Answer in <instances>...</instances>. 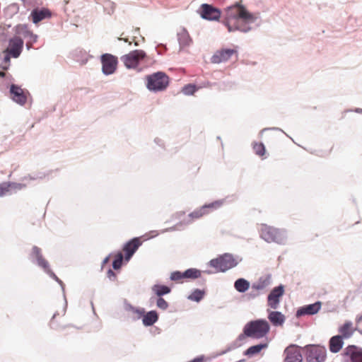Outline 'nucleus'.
I'll list each match as a JSON object with an SVG mask.
<instances>
[{
  "instance_id": "obj_1",
  "label": "nucleus",
  "mask_w": 362,
  "mask_h": 362,
  "mask_svg": "<svg viewBox=\"0 0 362 362\" xmlns=\"http://www.w3.org/2000/svg\"><path fill=\"white\" fill-rule=\"evenodd\" d=\"M255 20V17L250 13L244 6L238 4L226 9L225 24L229 32L235 30L248 32L251 29L248 24L253 23Z\"/></svg>"
},
{
  "instance_id": "obj_2",
  "label": "nucleus",
  "mask_w": 362,
  "mask_h": 362,
  "mask_svg": "<svg viewBox=\"0 0 362 362\" xmlns=\"http://www.w3.org/2000/svg\"><path fill=\"white\" fill-rule=\"evenodd\" d=\"M269 325L265 320H257L248 322L244 327V334L249 337L259 339L269 331Z\"/></svg>"
},
{
  "instance_id": "obj_3",
  "label": "nucleus",
  "mask_w": 362,
  "mask_h": 362,
  "mask_svg": "<svg viewBox=\"0 0 362 362\" xmlns=\"http://www.w3.org/2000/svg\"><path fill=\"white\" fill-rule=\"evenodd\" d=\"M146 87L151 91H162L169 84V77L163 72L158 71L146 76Z\"/></svg>"
},
{
  "instance_id": "obj_4",
  "label": "nucleus",
  "mask_w": 362,
  "mask_h": 362,
  "mask_svg": "<svg viewBox=\"0 0 362 362\" xmlns=\"http://www.w3.org/2000/svg\"><path fill=\"white\" fill-rule=\"evenodd\" d=\"M260 236L268 243H276L278 244H283L286 240L283 231L265 224L261 226Z\"/></svg>"
},
{
  "instance_id": "obj_5",
  "label": "nucleus",
  "mask_w": 362,
  "mask_h": 362,
  "mask_svg": "<svg viewBox=\"0 0 362 362\" xmlns=\"http://www.w3.org/2000/svg\"><path fill=\"white\" fill-rule=\"evenodd\" d=\"M211 267L215 269L216 272H224L237 264V262L231 255L224 254L209 262Z\"/></svg>"
},
{
  "instance_id": "obj_6",
  "label": "nucleus",
  "mask_w": 362,
  "mask_h": 362,
  "mask_svg": "<svg viewBox=\"0 0 362 362\" xmlns=\"http://www.w3.org/2000/svg\"><path fill=\"white\" fill-rule=\"evenodd\" d=\"M146 57V54L144 50L136 49L129 53L123 55L121 61L127 69H136L141 61Z\"/></svg>"
},
{
  "instance_id": "obj_7",
  "label": "nucleus",
  "mask_w": 362,
  "mask_h": 362,
  "mask_svg": "<svg viewBox=\"0 0 362 362\" xmlns=\"http://www.w3.org/2000/svg\"><path fill=\"white\" fill-rule=\"evenodd\" d=\"M326 358V349L324 346L310 345L307 347V362H324Z\"/></svg>"
},
{
  "instance_id": "obj_8",
  "label": "nucleus",
  "mask_w": 362,
  "mask_h": 362,
  "mask_svg": "<svg viewBox=\"0 0 362 362\" xmlns=\"http://www.w3.org/2000/svg\"><path fill=\"white\" fill-rule=\"evenodd\" d=\"M102 70L105 75L113 74L117 66V57L111 54H104L101 57Z\"/></svg>"
},
{
  "instance_id": "obj_9",
  "label": "nucleus",
  "mask_w": 362,
  "mask_h": 362,
  "mask_svg": "<svg viewBox=\"0 0 362 362\" xmlns=\"http://www.w3.org/2000/svg\"><path fill=\"white\" fill-rule=\"evenodd\" d=\"M31 255L35 258L37 264L41 267L47 274H49L56 281L61 282L58 277L50 270L48 262L43 257L41 249L37 246L32 248Z\"/></svg>"
},
{
  "instance_id": "obj_10",
  "label": "nucleus",
  "mask_w": 362,
  "mask_h": 362,
  "mask_svg": "<svg viewBox=\"0 0 362 362\" xmlns=\"http://www.w3.org/2000/svg\"><path fill=\"white\" fill-rule=\"evenodd\" d=\"M23 47V40L18 36L11 38L8 41L7 48L4 53H9L13 58H18L22 52Z\"/></svg>"
},
{
  "instance_id": "obj_11",
  "label": "nucleus",
  "mask_w": 362,
  "mask_h": 362,
  "mask_svg": "<svg viewBox=\"0 0 362 362\" xmlns=\"http://www.w3.org/2000/svg\"><path fill=\"white\" fill-rule=\"evenodd\" d=\"M343 356L346 362H362V349L349 345L345 349Z\"/></svg>"
},
{
  "instance_id": "obj_12",
  "label": "nucleus",
  "mask_w": 362,
  "mask_h": 362,
  "mask_svg": "<svg viewBox=\"0 0 362 362\" xmlns=\"http://www.w3.org/2000/svg\"><path fill=\"white\" fill-rule=\"evenodd\" d=\"M201 16L209 21H216L221 17V11L211 5L204 4L201 6Z\"/></svg>"
},
{
  "instance_id": "obj_13",
  "label": "nucleus",
  "mask_w": 362,
  "mask_h": 362,
  "mask_svg": "<svg viewBox=\"0 0 362 362\" xmlns=\"http://www.w3.org/2000/svg\"><path fill=\"white\" fill-rule=\"evenodd\" d=\"M284 293V288L282 285L274 288L268 296V305L273 309L277 308L280 298Z\"/></svg>"
},
{
  "instance_id": "obj_14",
  "label": "nucleus",
  "mask_w": 362,
  "mask_h": 362,
  "mask_svg": "<svg viewBox=\"0 0 362 362\" xmlns=\"http://www.w3.org/2000/svg\"><path fill=\"white\" fill-rule=\"evenodd\" d=\"M11 98L13 101L21 105L25 104L27 101L28 92L16 85H11L10 88Z\"/></svg>"
},
{
  "instance_id": "obj_15",
  "label": "nucleus",
  "mask_w": 362,
  "mask_h": 362,
  "mask_svg": "<svg viewBox=\"0 0 362 362\" xmlns=\"http://www.w3.org/2000/svg\"><path fill=\"white\" fill-rule=\"evenodd\" d=\"M235 53L236 50L233 49H222L217 50L211 57V62L214 64L226 62Z\"/></svg>"
},
{
  "instance_id": "obj_16",
  "label": "nucleus",
  "mask_w": 362,
  "mask_h": 362,
  "mask_svg": "<svg viewBox=\"0 0 362 362\" xmlns=\"http://www.w3.org/2000/svg\"><path fill=\"white\" fill-rule=\"evenodd\" d=\"M141 245V241L139 238H135L129 241L123 247L124 252V258L126 261H129L134 252L138 250Z\"/></svg>"
},
{
  "instance_id": "obj_17",
  "label": "nucleus",
  "mask_w": 362,
  "mask_h": 362,
  "mask_svg": "<svg viewBox=\"0 0 362 362\" xmlns=\"http://www.w3.org/2000/svg\"><path fill=\"white\" fill-rule=\"evenodd\" d=\"M286 362H302L303 357L299 348L295 345L288 346L285 350Z\"/></svg>"
},
{
  "instance_id": "obj_18",
  "label": "nucleus",
  "mask_w": 362,
  "mask_h": 362,
  "mask_svg": "<svg viewBox=\"0 0 362 362\" xmlns=\"http://www.w3.org/2000/svg\"><path fill=\"white\" fill-rule=\"evenodd\" d=\"M52 16V13L48 8H35L30 13V18L32 21L37 24L42 20L49 18Z\"/></svg>"
},
{
  "instance_id": "obj_19",
  "label": "nucleus",
  "mask_w": 362,
  "mask_h": 362,
  "mask_svg": "<svg viewBox=\"0 0 362 362\" xmlns=\"http://www.w3.org/2000/svg\"><path fill=\"white\" fill-rule=\"evenodd\" d=\"M321 303L317 302L313 304L305 305L299 308L296 312V316L300 317L305 315H314L317 313L320 309Z\"/></svg>"
},
{
  "instance_id": "obj_20",
  "label": "nucleus",
  "mask_w": 362,
  "mask_h": 362,
  "mask_svg": "<svg viewBox=\"0 0 362 362\" xmlns=\"http://www.w3.org/2000/svg\"><path fill=\"white\" fill-rule=\"evenodd\" d=\"M269 285V281L265 279H260L257 282L254 283L251 286V291L249 295L255 298L259 295V291L264 290Z\"/></svg>"
},
{
  "instance_id": "obj_21",
  "label": "nucleus",
  "mask_w": 362,
  "mask_h": 362,
  "mask_svg": "<svg viewBox=\"0 0 362 362\" xmlns=\"http://www.w3.org/2000/svg\"><path fill=\"white\" fill-rule=\"evenodd\" d=\"M355 330L351 322H346L341 326V349L344 345L343 339L350 338Z\"/></svg>"
},
{
  "instance_id": "obj_22",
  "label": "nucleus",
  "mask_w": 362,
  "mask_h": 362,
  "mask_svg": "<svg viewBox=\"0 0 362 362\" xmlns=\"http://www.w3.org/2000/svg\"><path fill=\"white\" fill-rule=\"evenodd\" d=\"M158 319V314L156 311L152 310L144 313L142 317L143 324L145 326L153 325Z\"/></svg>"
},
{
  "instance_id": "obj_23",
  "label": "nucleus",
  "mask_w": 362,
  "mask_h": 362,
  "mask_svg": "<svg viewBox=\"0 0 362 362\" xmlns=\"http://www.w3.org/2000/svg\"><path fill=\"white\" fill-rule=\"evenodd\" d=\"M268 318L275 326L281 325L285 320L284 315L277 311H272L269 314Z\"/></svg>"
},
{
  "instance_id": "obj_24",
  "label": "nucleus",
  "mask_w": 362,
  "mask_h": 362,
  "mask_svg": "<svg viewBox=\"0 0 362 362\" xmlns=\"http://www.w3.org/2000/svg\"><path fill=\"white\" fill-rule=\"evenodd\" d=\"M225 199L216 200L211 203L206 204L202 206L204 209V211L206 212V215L209 213L220 209L225 203Z\"/></svg>"
},
{
  "instance_id": "obj_25",
  "label": "nucleus",
  "mask_w": 362,
  "mask_h": 362,
  "mask_svg": "<svg viewBox=\"0 0 362 362\" xmlns=\"http://www.w3.org/2000/svg\"><path fill=\"white\" fill-rule=\"evenodd\" d=\"M23 186L21 184L4 182L0 185V197L4 196L11 189H21Z\"/></svg>"
},
{
  "instance_id": "obj_26",
  "label": "nucleus",
  "mask_w": 362,
  "mask_h": 362,
  "mask_svg": "<svg viewBox=\"0 0 362 362\" xmlns=\"http://www.w3.org/2000/svg\"><path fill=\"white\" fill-rule=\"evenodd\" d=\"M234 287L238 292L243 293L250 288V283L245 279H238L235 281Z\"/></svg>"
},
{
  "instance_id": "obj_27",
  "label": "nucleus",
  "mask_w": 362,
  "mask_h": 362,
  "mask_svg": "<svg viewBox=\"0 0 362 362\" xmlns=\"http://www.w3.org/2000/svg\"><path fill=\"white\" fill-rule=\"evenodd\" d=\"M267 347V344H260L255 346H252L249 347L244 353L246 356H253L255 354H259L263 349H265Z\"/></svg>"
},
{
  "instance_id": "obj_28",
  "label": "nucleus",
  "mask_w": 362,
  "mask_h": 362,
  "mask_svg": "<svg viewBox=\"0 0 362 362\" xmlns=\"http://www.w3.org/2000/svg\"><path fill=\"white\" fill-rule=\"evenodd\" d=\"M152 290L159 297L170 292V288L168 286L158 284L154 285Z\"/></svg>"
},
{
  "instance_id": "obj_29",
  "label": "nucleus",
  "mask_w": 362,
  "mask_h": 362,
  "mask_svg": "<svg viewBox=\"0 0 362 362\" xmlns=\"http://www.w3.org/2000/svg\"><path fill=\"white\" fill-rule=\"evenodd\" d=\"M205 215H206V212L204 211V209L202 206L189 214L190 220L187 223L192 222L194 219L200 218Z\"/></svg>"
},
{
  "instance_id": "obj_30",
  "label": "nucleus",
  "mask_w": 362,
  "mask_h": 362,
  "mask_svg": "<svg viewBox=\"0 0 362 362\" xmlns=\"http://www.w3.org/2000/svg\"><path fill=\"white\" fill-rule=\"evenodd\" d=\"M329 350L333 353L339 351V335L332 337L329 341Z\"/></svg>"
},
{
  "instance_id": "obj_31",
  "label": "nucleus",
  "mask_w": 362,
  "mask_h": 362,
  "mask_svg": "<svg viewBox=\"0 0 362 362\" xmlns=\"http://www.w3.org/2000/svg\"><path fill=\"white\" fill-rule=\"evenodd\" d=\"M186 279H197L200 277L201 272L197 269H189L184 272Z\"/></svg>"
},
{
  "instance_id": "obj_32",
  "label": "nucleus",
  "mask_w": 362,
  "mask_h": 362,
  "mask_svg": "<svg viewBox=\"0 0 362 362\" xmlns=\"http://www.w3.org/2000/svg\"><path fill=\"white\" fill-rule=\"evenodd\" d=\"M122 261H123V255L121 252H118L115 256V259L112 262V267L116 270L119 269L122 267Z\"/></svg>"
},
{
  "instance_id": "obj_33",
  "label": "nucleus",
  "mask_w": 362,
  "mask_h": 362,
  "mask_svg": "<svg viewBox=\"0 0 362 362\" xmlns=\"http://www.w3.org/2000/svg\"><path fill=\"white\" fill-rule=\"evenodd\" d=\"M253 150L259 156H263L265 153V147L262 143H255L253 144Z\"/></svg>"
},
{
  "instance_id": "obj_34",
  "label": "nucleus",
  "mask_w": 362,
  "mask_h": 362,
  "mask_svg": "<svg viewBox=\"0 0 362 362\" xmlns=\"http://www.w3.org/2000/svg\"><path fill=\"white\" fill-rule=\"evenodd\" d=\"M204 295V291L199 290V289H196L192 293V294L189 296V298L192 300L199 302L201 299L203 298Z\"/></svg>"
},
{
  "instance_id": "obj_35",
  "label": "nucleus",
  "mask_w": 362,
  "mask_h": 362,
  "mask_svg": "<svg viewBox=\"0 0 362 362\" xmlns=\"http://www.w3.org/2000/svg\"><path fill=\"white\" fill-rule=\"evenodd\" d=\"M197 90V88L195 85L193 84H187L185 86L182 88V93L185 95H193Z\"/></svg>"
},
{
  "instance_id": "obj_36",
  "label": "nucleus",
  "mask_w": 362,
  "mask_h": 362,
  "mask_svg": "<svg viewBox=\"0 0 362 362\" xmlns=\"http://www.w3.org/2000/svg\"><path fill=\"white\" fill-rule=\"evenodd\" d=\"M178 36H179V40L180 41L181 43L185 44V45L189 44V42L190 41L189 36L188 33H187L185 30L180 33L178 34Z\"/></svg>"
},
{
  "instance_id": "obj_37",
  "label": "nucleus",
  "mask_w": 362,
  "mask_h": 362,
  "mask_svg": "<svg viewBox=\"0 0 362 362\" xmlns=\"http://www.w3.org/2000/svg\"><path fill=\"white\" fill-rule=\"evenodd\" d=\"M130 311L135 315V318L139 319L143 317L144 314L145 313V310L143 308H135L133 307H130Z\"/></svg>"
},
{
  "instance_id": "obj_38",
  "label": "nucleus",
  "mask_w": 362,
  "mask_h": 362,
  "mask_svg": "<svg viewBox=\"0 0 362 362\" xmlns=\"http://www.w3.org/2000/svg\"><path fill=\"white\" fill-rule=\"evenodd\" d=\"M5 54V56H4V65H1L0 67L4 69V70H7L10 66V60H11V54H10L9 53H4Z\"/></svg>"
},
{
  "instance_id": "obj_39",
  "label": "nucleus",
  "mask_w": 362,
  "mask_h": 362,
  "mask_svg": "<svg viewBox=\"0 0 362 362\" xmlns=\"http://www.w3.org/2000/svg\"><path fill=\"white\" fill-rule=\"evenodd\" d=\"M156 304H157L158 308H159L162 310H165L168 307V303H167V301L160 297L157 300Z\"/></svg>"
},
{
  "instance_id": "obj_40",
  "label": "nucleus",
  "mask_w": 362,
  "mask_h": 362,
  "mask_svg": "<svg viewBox=\"0 0 362 362\" xmlns=\"http://www.w3.org/2000/svg\"><path fill=\"white\" fill-rule=\"evenodd\" d=\"M170 278L173 281H179V280L185 278L184 272H175L171 274Z\"/></svg>"
},
{
  "instance_id": "obj_41",
  "label": "nucleus",
  "mask_w": 362,
  "mask_h": 362,
  "mask_svg": "<svg viewBox=\"0 0 362 362\" xmlns=\"http://www.w3.org/2000/svg\"><path fill=\"white\" fill-rule=\"evenodd\" d=\"M107 276L111 281H115L117 278L116 274L112 269L107 271Z\"/></svg>"
},
{
  "instance_id": "obj_42",
  "label": "nucleus",
  "mask_w": 362,
  "mask_h": 362,
  "mask_svg": "<svg viewBox=\"0 0 362 362\" xmlns=\"http://www.w3.org/2000/svg\"><path fill=\"white\" fill-rule=\"evenodd\" d=\"M124 35V33L121 35V37L119 38V40H123L125 42H128L129 45L132 44V41H130L128 38L122 37Z\"/></svg>"
},
{
  "instance_id": "obj_43",
  "label": "nucleus",
  "mask_w": 362,
  "mask_h": 362,
  "mask_svg": "<svg viewBox=\"0 0 362 362\" xmlns=\"http://www.w3.org/2000/svg\"><path fill=\"white\" fill-rule=\"evenodd\" d=\"M55 316H53L51 322H50V326L52 329H56V326H55Z\"/></svg>"
},
{
  "instance_id": "obj_44",
  "label": "nucleus",
  "mask_w": 362,
  "mask_h": 362,
  "mask_svg": "<svg viewBox=\"0 0 362 362\" xmlns=\"http://www.w3.org/2000/svg\"><path fill=\"white\" fill-rule=\"evenodd\" d=\"M354 111L356 112H357V113H362V109L361 108H356Z\"/></svg>"
},
{
  "instance_id": "obj_45",
  "label": "nucleus",
  "mask_w": 362,
  "mask_h": 362,
  "mask_svg": "<svg viewBox=\"0 0 362 362\" xmlns=\"http://www.w3.org/2000/svg\"><path fill=\"white\" fill-rule=\"evenodd\" d=\"M6 76V73L4 71H0V78L4 77Z\"/></svg>"
},
{
  "instance_id": "obj_46",
  "label": "nucleus",
  "mask_w": 362,
  "mask_h": 362,
  "mask_svg": "<svg viewBox=\"0 0 362 362\" xmlns=\"http://www.w3.org/2000/svg\"><path fill=\"white\" fill-rule=\"evenodd\" d=\"M358 322H362V315L358 318Z\"/></svg>"
},
{
  "instance_id": "obj_47",
  "label": "nucleus",
  "mask_w": 362,
  "mask_h": 362,
  "mask_svg": "<svg viewBox=\"0 0 362 362\" xmlns=\"http://www.w3.org/2000/svg\"><path fill=\"white\" fill-rule=\"evenodd\" d=\"M107 261H108V257H107V258H105V260H104V263L107 262Z\"/></svg>"
}]
</instances>
